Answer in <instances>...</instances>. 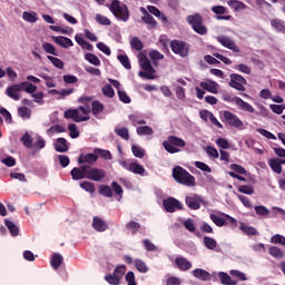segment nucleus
<instances>
[{
	"mask_svg": "<svg viewBox=\"0 0 285 285\" xmlns=\"http://www.w3.org/2000/svg\"><path fill=\"white\" fill-rule=\"evenodd\" d=\"M173 178L177 184L181 186L195 187L197 183L195 180V176H193L188 170H186L181 166H176L173 168Z\"/></svg>",
	"mask_w": 285,
	"mask_h": 285,
	"instance_id": "nucleus-1",
	"label": "nucleus"
},
{
	"mask_svg": "<svg viewBox=\"0 0 285 285\" xmlns=\"http://www.w3.org/2000/svg\"><path fill=\"white\" fill-rule=\"evenodd\" d=\"M109 10L116 19H119V21H128V19H130L128 6L121 4V1L119 0H112Z\"/></svg>",
	"mask_w": 285,
	"mask_h": 285,
	"instance_id": "nucleus-2",
	"label": "nucleus"
},
{
	"mask_svg": "<svg viewBox=\"0 0 285 285\" xmlns=\"http://www.w3.org/2000/svg\"><path fill=\"white\" fill-rule=\"evenodd\" d=\"M186 21L187 23H189L194 32H196L197 35H202V36L208 35V28L204 26V18L202 17V14L194 13V14L187 16Z\"/></svg>",
	"mask_w": 285,
	"mask_h": 285,
	"instance_id": "nucleus-3",
	"label": "nucleus"
},
{
	"mask_svg": "<svg viewBox=\"0 0 285 285\" xmlns=\"http://www.w3.org/2000/svg\"><path fill=\"white\" fill-rule=\"evenodd\" d=\"M163 146L167 153L175 155L179 153V148L186 147V140L177 136H168L167 140L163 142Z\"/></svg>",
	"mask_w": 285,
	"mask_h": 285,
	"instance_id": "nucleus-4",
	"label": "nucleus"
},
{
	"mask_svg": "<svg viewBox=\"0 0 285 285\" xmlns=\"http://www.w3.org/2000/svg\"><path fill=\"white\" fill-rule=\"evenodd\" d=\"M140 68L145 71H139V77H145V79H155V68L150 63V60H148V57L146 55L141 53L140 57Z\"/></svg>",
	"mask_w": 285,
	"mask_h": 285,
	"instance_id": "nucleus-5",
	"label": "nucleus"
},
{
	"mask_svg": "<svg viewBox=\"0 0 285 285\" xmlns=\"http://www.w3.org/2000/svg\"><path fill=\"white\" fill-rule=\"evenodd\" d=\"M248 81H246V78H244L239 73H230L229 75V88H234V90H238V92H246V85Z\"/></svg>",
	"mask_w": 285,
	"mask_h": 285,
	"instance_id": "nucleus-6",
	"label": "nucleus"
},
{
	"mask_svg": "<svg viewBox=\"0 0 285 285\" xmlns=\"http://www.w3.org/2000/svg\"><path fill=\"white\" fill-rule=\"evenodd\" d=\"M169 46L174 55H178V57L185 58L190 52V45L183 40H171Z\"/></svg>",
	"mask_w": 285,
	"mask_h": 285,
	"instance_id": "nucleus-7",
	"label": "nucleus"
},
{
	"mask_svg": "<svg viewBox=\"0 0 285 285\" xmlns=\"http://www.w3.org/2000/svg\"><path fill=\"white\" fill-rule=\"evenodd\" d=\"M125 275H126V266L125 265H119L114 269L112 274L106 275L105 279L110 285H120L121 279H124Z\"/></svg>",
	"mask_w": 285,
	"mask_h": 285,
	"instance_id": "nucleus-8",
	"label": "nucleus"
},
{
	"mask_svg": "<svg viewBox=\"0 0 285 285\" xmlns=\"http://www.w3.org/2000/svg\"><path fill=\"white\" fill-rule=\"evenodd\" d=\"M163 206L167 213H175L176 210H184V204L177 198L168 197L163 200Z\"/></svg>",
	"mask_w": 285,
	"mask_h": 285,
	"instance_id": "nucleus-9",
	"label": "nucleus"
},
{
	"mask_svg": "<svg viewBox=\"0 0 285 285\" xmlns=\"http://www.w3.org/2000/svg\"><path fill=\"white\" fill-rule=\"evenodd\" d=\"M223 117L228 124V126H232V128H244V121L239 119V117L230 111H224Z\"/></svg>",
	"mask_w": 285,
	"mask_h": 285,
	"instance_id": "nucleus-10",
	"label": "nucleus"
},
{
	"mask_svg": "<svg viewBox=\"0 0 285 285\" xmlns=\"http://www.w3.org/2000/svg\"><path fill=\"white\" fill-rule=\"evenodd\" d=\"M88 168H90V165H82L80 167H73L70 171L71 179H73V181L87 179Z\"/></svg>",
	"mask_w": 285,
	"mask_h": 285,
	"instance_id": "nucleus-11",
	"label": "nucleus"
},
{
	"mask_svg": "<svg viewBox=\"0 0 285 285\" xmlns=\"http://www.w3.org/2000/svg\"><path fill=\"white\" fill-rule=\"evenodd\" d=\"M106 178V170L100 168H92L89 166L87 168V179H90L91 181H101Z\"/></svg>",
	"mask_w": 285,
	"mask_h": 285,
	"instance_id": "nucleus-12",
	"label": "nucleus"
},
{
	"mask_svg": "<svg viewBox=\"0 0 285 285\" xmlns=\"http://www.w3.org/2000/svg\"><path fill=\"white\" fill-rule=\"evenodd\" d=\"M65 119H72L76 124H81V121L90 120V116H80L79 109H68L65 111Z\"/></svg>",
	"mask_w": 285,
	"mask_h": 285,
	"instance_id": "nucleus-13",
	"label": "nucleus"
},
{
	"mask_svg": "<svg viewBox=\"0 0 285 285\" xmlns=\"http://www.w3.org/2000/svg\"><path fill=\"white\" fill-rule=\"evenodd\" d=\"M216 41L218 43L223 45L224 48H227L228 50H232V52H239V47L235 43V40L228 38L227 36H218L216 38Z\"/></svg>",
	"mask_w": 285,
	"mask_h": 285,
	"instance_id": "nucleus-14",
	"label": "nucleus"
},
{
	"mask_svg": "<svg viewBox=\"0 0 285 285\" xmlns=\"http://www.w3.org/2000/svg\"><path fill=\"white\" fill-rule=\"evenodd\" d=\"M185 204L190 210H199V208H202V197L195 194L186 196Z\"/></svg>",
	"mask_w": 285,
	"mask_h": 285,
	"instance_id": "nucleus-15",
	"label": "nucleus"
},
{
	"mask_svg": "<svg viewBox=\"0 0 285 285\" xmlns=\"http://www.w3.org/2000/svg\"><path fill=\"white\" fill-rule=\"evenodd\" d=\"M21 86L20 83L12 85L6 89V95L10 97V99H13V101H19L21 99V96L19 92H21Z\"/></svg>",
	"mask_w": 285,
	"mask_h": 285,
	"instance_id": "nucleus-16",
	"label": "nucleus"
},
{
	"mask_svg": "<svg viewBox=\"0 0 285 285\" xmlns=\"http://www.w3.org/2000/svg\"><path fill=\"white\" fill-rule=\"evenodd\" d=\"M51 39L52 41H55V43L60 46V48H72V46H75V43H72V40L68 37L52 36Z\"/></svg>",
	"mask_w": 285,
	"mask_h": 285,
	"instance_id": "nucleus-17",
	"label": "nucleus"
},
{
	"mask_svg": "<svg viewBox=\"0 0 285 285\" xmlns=\"http://www.w3.org/2000/svg\"><path fill=\"white\" fill-rule=\"evenodd\" d=\"M92 228L97 230V233H106L108 230V224L99 216H95L92 218Z\"/></svg>",
	"mask_w": 285,
	"mask_h": 285,
	"instance_id": "nucleus-18",
	"label": "nucleus"
},
{
	"mask_svg": "<svg viewBox=\"0 0 285 285\" xmlns=\"http://www.w3.org/2000/svg\"><path fill=\"white\" fill-rule=\"evenodd\" d=\"M175 264L179 271H190L193 268V263L184 256L176 257Z\"/></svg>",
	"mask_w": 285,
	"mask_h": 285,
	"instance_id": "nucleus-19",
	"label": "nucleus"
},
{
	"mask_svg": "<svg viewBox=\"0 0 285 285\" xmlns=\"http://www.w3.org/2000/svg\"><path fill=\"white\" fill-rule=\"evenodd\" d=\"M193 275L194 277H196V279H202V282H209L212 277L210 273H208L206 269H203V268L194 269Z\"/></svg>",
	"mask_w": 285,
	"mask_h": 285,
	"instance_id": "nucleus-20",
	"label": "nucleus"
},
{
	"mask_svg": "<svg viewBox=\"0 0 285 285\" xmlns=\"http://www.w3.org/2000/svg\"><path fill=\"white\" fill-rule=\"evenodd\" d=\"M200 88H203V90H207V92H212L213 95H217L218 90L217 88H219V85L213 80L208 81V82H200Z\"/></svg>",
	"mask_w": 285,
	"mask_h": 285,
	"instance_id": "nucleus-21",
	"label": "nucleus"
},
{
	"mask_svg": "<svg viewBox=\"0 0 285 285\" xmlns=\"http://www.w3.org/2000/svg\"><path fill=\"white\" fill-rule=\"evenodd\" d=\"M126 170L134 173V175H144V173H146V168L137 163H130L128 166H126Z\"/></svg>",
	"mask_w": 285,
	"mask_h": 285,
	"instance_id": "nucleus-22",
	"label": "nucleus"
},
{
	"mask_svg": "<svg viewBox=\"0 0 285 285\" xmlns=\"http://www.w3.org/2000/svg\"><path fill=\"white\" fill-rule=\"evenodd\" d=\"M63 264V256L59 253H55L51 256L50 265L53 271H59V267Z\"/></svg>",
	"mask_w": 285,
	"mask_h": 285,
	"instance_id": "nucleus-23",
	"label": "nucleus"
},
{
	"mask_svg": "<svg viewBox=\"0 0 285 285\" xmlns=\"http://www.w3.org/2000/svg\"><path fill=\"white\" fill-rule=\"evenodd\" d=\"M144 16L141 17V21H144V23H147V26H149V28H157V21L155 20V18L146 12V9H141Z\"/></svg>",
	"mask_w": 285,
	"mask_h": 285,
	"instance_id": "nucleus-24",
	"label": "nucleus"
},
{
	"mask_svg": "<svg viewBox=\"0 0 285 285\" xmlns=\"http://www.w3.org/2000/svg\"><path fill=\"white\" fill-rule=\"evenodd\" d=\"M236 106H238V108L240 110H244L245 112H250V114L255 112V107L244 101V99L242 98H236Z\"/></svg>",
	"mask_w": 285,
	"mask_h": 285,
	"instance_id": "nucleus-25",
	"label": "nucleus"
},
{
	"mask_svg": "<svg viewBox=\"0 0 285 285\" xmlns=\"http://www.w3.org/2000/svg\"><path fill=\"white\" fill-rule=\"evenodd\" d=\"M97 159L99 157L96 154H86L85 156H79L78 164H96Z\"/></svg>",
	"mask_w": 285,
	"mask_h": 285,
	"instance_id": "nucleus-26",
	"label": "nucleus"
},
{
	"mask_svg": "<svg viewBox=\"0 0 285 285\" xmlns=\"http://www.w3.org/2000/svg\"><path fill=\"white\" fill-rule=\"evenodd\" d=\"M218 277L220 279V284H224V285H237V281H233V278L230 277V275H228V273L219 272L218 273Z\"/></svg>",
	"mask_w": 285,
	"mask_h": 285,
	"instance_id": "nucleus-27",
	"label": "nucleus"
},
{
	"mask_svg": "<svg viewBox=\"0 0 285 285\" xmlns=\"http://www.w3.org/2000/svg\"><path fill=\"white\" fill-rule=\"evenodd\" d=\"M55 148L57 153H68V140L66 138H58Z\"/></svg>",
	"mask_w": 285,
	"mask_h": 285,
	"instance_id": "nucleus-28",
	"label": "nucleus"
},
{
	"mask_svg": "<svg viewBox=\"0 0 285 285\" xmlns=\"http://www.w3.org/2000/svg\"><path fill=\"white\" fill-rule=\"evenodd\" d=\"M239 230H242L245 235H249V236L259 235V232H257V228L253 226H248L245 223H240Z\"/></svg>",
	"mask_w": 285,
	"mask_h": 285,
	"instance_id": "nucleus-29",
	"label": "nucleus"
},
{
	"mask_svg": "<svg viewBox=\"0 0 285 285\" xmlns=\"http://www.w3.org/2000/svg\"><path fill=\"white\" fill-rule=\"evenodd\" d=\"M271 26H272V28H274V30H276V32H282L283 35H285V22H284V20L272 19L271 20Z\"/></svg>",
	"mask_w": 285,
	"mask_h": 285,
	"instance_id": "nucleus-30",
	"label": "nucleus"
},
{
	"mask_svg": "<svg viewBox=\"0 0 285 285\" xmlns=\"http://www.w3.org/2000/svg\"><path fill=\"white\" fill-rule=\"evenodd\" d=\"M4 226H7L8 230L11 234V237H17L19 235V227L12 223L10 219H4Z\"/></svg>",
	"mask_w": 285,
	"mask_h": 285,
	"instance_id": "nucleus-31",
	"label": "nucleus"
},
{
	"mask_svg": "<svg viewBox=\"0 0 285 285\" xmlns=\"http://www.w3.org/2000/svg\"><path fill=\"white\" fill-rule=\"evenodd\" d=\"M228 6L235 10V12H239V10H246L247 6L246 3L239 1V0H228Z\"/></svg>",
	"mask_w": 285,
	"mask_h": 285,
	"instance_id": "nucleus-32",
	"label": "nucleus"
},
{
	"mask_svg": "<svg viewBox=\"0 0 285 285\" xmlns=\"http://www.w3.org/2000/svg\"><path fill=\"white\" fill-rule=\"evenodd\" d=\"M269 166L274 173L277 175H282V159L279 158H274L269 160Z\"/></svg>",
	"mask_w": 285,
	"mask_h": 285,
	"instance_id": "nucleus-33",
	"label": "nucleus"
},
{
	"mask_svg": "<svg viewBox=\"0 0 285 285\" xmlns=\"http://www.w3.org/2000/svg\"><path fill=\"white\" fill-rule=\"evenodd\" d=\"M104 104L99 102V100H95L91 104V112L95 117H97V115H101V112H104Z\"/></svg>",
	"mask_w": 285,
	"mask_h": 285,
	"instance_id": "nucleus-34",
	"label": "nucleus"
},
{
	"mask_svg": "<svg viewBox=\"0 0 285 285\" xmlns=\"http://www.w3.org/2000/svg\"><path fill=\"white\" fill-rule=\"evenodd\" d=\"M85 60L91 63V66H101V60L95 53H91V52L86 53Z\"/></svg>",
	"mask_w": 285,
	"mask_h": 285,
	"instance_id": "nucleus-35",
	"label": "nucleus"
},
{
	"mask_svg": "<svg viewBox=\"0 0 285 285\" xmlns=\"http://www.w3.org/2000/svg\"><path fill=\"white\" fill-rule=\"evenodd\" d=\"M130 47L137 52H141L144 50V42L138 37H134L130 40Z\"/></svg>",
	"mask_w": 285,
	"mask_h": 285,
	"instance_id": "nucleus-36",
	"label": "nucleus"
},
{
	"mask_svg": "<svg viewBox=\"0 0 285 285\" xmlns=\"http://www.w3.org/2000/svg\"><path fill=\"white\" fill-rule=\"evenodd\" d=\"M22 19L24 21H28V23H37V21H39V17L37 16V12L24 11L22 13Z\"/></svg>",
	"mask_w": 285,
	"mask_h": 285,
	"instance_id": "nucleus-37",
	"label": "nucleus"
},
{
	"mask_svg": "<svg viewBox=\"0 0 285 285\" xmlns=\"http://www.w3.org/2000/svg\"><path fill=\"white\" fill-rule=\"evenodd\" d=\"M268 253L275 259H282L284 257V252L279 247H276V246H271L268 248Z\"/></svg>",
	"mask_w": 285,
	"mask_h": 285,
	"instance_id": "nucleus-38",
	"label": "nucleus"
},
{
	"mask_svg": "<svg viewBox=\"0 0 285 285\" xmlns=\"http://www.w3.org/2000/svg\"><path fill=\"white\" fill-rule=\"evenodd\" d=\"M21 90H24L28 95H32L33 92H37V86H35L31 82L24 81L20 82Z\"/></svg>",
	"mask_w": 285,
	"mask_h": 285,
	"instance_id": "nucleus-39",
	"label": "nucleus"
},
{
	"mask_svg": "<svg viewBox=\"0 0 285 285\" xmlns=\"http://www.w3.org/2000/svg\"><path fill=\"white\" fill-rule=\"evenodd\" d=\"M42 50H45L47 55H53V57H59V53H57V48H55V45L50 42H43Z\"/></svg>",
	"mask_w": 285,
	"mask_h": 285,
	"instance_id": "nucleus-40",
	"label": "nucleus"
},
{
	"mask_svg": "<svg viewBox=\"0 0 285 285\" xmlns=\"http://www.w3.org/2000/svg\"><path fill=\"white\" fill-rule=\"evenodd\" d=\"M18 117H21V119H30V117H32V110L28 107H19Z\"/></svg>",
	"mask_w": 285,
	"mask_h": 285,
	"instance_id": "nucleus-41",
	"label": "nucleus"
},
{
	"mask_svg": "<svg viewBox=\"0 0 285 285\" xmlns=\"http://www.w3.org/2000/svg\"><path fill=\"white\" fill-rule=\"evenodd\" d=\"M135 268L138 271V273H148V265L139 258L134 261Z\"/></svg>",
	"mask_w": 285,
	"mask_h": 285,
	"instance_id": "nucleus-42",
	"label": "nucleus"
},
{
	"mask_svg": "<svg viewBox=\"0 0 285 285\" xmlns=\"http://www.w3.org/2000/svg\"><path fill=\"white\" fill-rule=\"evenodd\" d=\"M127 230H130L131 235H137L139 233V228H141V225L135 220H131L126 224Z\"/></svg>",
	"mask_w": 285,
	"mask_h": 285,
	"instance_id": "nucleus-43",
	"label": "nucleus"
},
{
	"mask_svg": "<svg viewBox=\"0 0 285 285\" xmlns=\"http://www.w3.org/2000/svg\"><path fill=\"white\" fill-rule=\"evenodd\" d=\"M209 219H212V222L218 226L219 228H222V226H226V224H228L226 222V219L222 218L220 216H217V214H210L209 215Z\"/></svg>",
	"mask_w": 285,
	"mask_h": 285,
	"instance_id": "nucleus-44",
	"label": "nucleus"
},
{
	"mask_svg": "<svg viewBox=\"0 0 285 285\" xmlns=\"http://www.w3.org/2000/svg\"><path fill=\"white\" fill-rule=\"evenodd\" d=\"M115 134L120 137L121 139H125V141H128L130 139V134L128 131V128H116Z\"/></svg>",
	"mask_w": 285,
	"mask_h": 285,
	"instance_id": "nucleus-45",
	"label": "nucleus"
},
{
	"mask_svg": "<svg viewBox=\"0 0 285 285\" xmlns=\"http://www.w3.org/2000/svg\"><path fill=\"white\" fill-rule=\"evenodd\" d=\"M183 224L189 233H195V235L199 237V232H196L197 227H195V223L193 222V219L189 218L185 220Z\"/></svg>",
	"mask_w": 285,
	"mask_h": 285,
	"instance_id": "nucleus-46",
	"label": "nucleus"
},
{
	"mask_svg": "<svg viewBox=\"0 0 285 285\" xmlns=\"http://www.w3.org/2000/svg\"><path fill=\"white\" fill-rule=\"evenodd\" d=\"M20 141L22 142V145L24 146V148H32V136H30V134L24 132L22 135V137L20 138Z\"/></svg>",
	"mask_w": 285,
	"mask_h": 285,
	"instance_id": "nucleus-47",
	"label": "nucleus"
},
{
	"mask_svg": "<svg viewBox=\"0 0 285 285\" xmlns=\"http://www.w3.org/2000/svg\"><path fill=\"white\" fill-rule=\"evenodd\" d=\"M204 244H205L206 248H208V250H215V248H217V240H215V238L205 236Z\"/></svg>",
	"mask_w": 285,
	"mask_h": 285,
	"instance_id": "nucleus-48",
	"label": "nucleus"
},
{
	"mask_svg": "<svg viewBox=\"0 0 285 285\" xmlns=\"http://www.w3.org/2000/svg\"><path fill=\"white\" fill-rule=\"evenodd\" d=\"M131 153L134 156H136L138 159H144V157H146V151L144 149H141L139 146L137 145H132L131 146Z\"/></svg>",
	"mask_w": 285,
	"mask_h": 285,
	"instance_id": "nucleus-49",
	"label": "nucleus"
},
{
	"mask_svg": "<svg viewBox=\"0 0 285 285\" xmlns=\"http://www.w3.org/2000/svg\"><path fill=\"white\" fill-rule=\"evenodd\" d=\"M80 188H82V190H86V193H90V195H92V193H95V183L85 180L80 183Z\"/></svg>",
	"mask_w": 285,
	"mask_h": 285,
	"instance_id": "nucleus-50",
	"label": "nucleus"
},
{
	"mask_svg": "<svg viewBox=\"0 0 285 285\" xmlns=\"http://www.w3.org/2000/svg\"><path fill=\"white\" fill-rule=\"evenodd\" d=\"M234 70H237L238 72H243V75H250L252 69L247 65L238 63L234 66Z\"/></svg>",
	"mask_w": 285,
	"mask_h": 285,
	"instance_id": "nucleus-51",
	"label": "nucleus"
},
{
	"mask_svg": "<svg viewBox=\"0 0 285 285\" xmlns=\"http://www.w3.org/2000/svg\"><path fill=\"white\" fill-rule=\"evenodd\" d=\"M47 59L49 61H51L52 66H55V68H58L59 70H63V62L61 61V59L57 58V57H52V56H47Z\"/></svg>",
	"mask_w": 285,
	"mask_h": 285,
	"instance_id": "nucleus-52",
	"label": "nucleus"
},
{
	"mask_svg": "<svg viewBox=\"0 0 285 285\" xmlns=\"http://www.w3.org/2000/svg\"><path fill=\"white\" fill-rule=\"evenodd\" d=\"M118 61L126 68V70H130L132 66L130 65V59H128V56L126 55H119L118 56Z\"/></svg>",
	"mask_w": 285,
	"mask_h": 285,
	"instance_id": "nucleus-53",
	"label": "nucleus"
},
{
	"mask_svg": "<svg viewBox=\"0 0 285 285\" xmlns=\"http://www.w3.org/2000/svg\"><path fill=\"white\" fill-rule=\"evenodd\" d=\"M153 132L154 130L150 128V126H141L137 128V135L140 136H150Z\"/></svg>",
	"mask_w": 285,
	"mask_h": 285,
	"instance_id": "nucleus-54",
	"label": "nucleus"
},
{
	"mask_svg": "<svg viewBox=\"0 0 285 285\" xmlns=\"http://www.w3.org/2000/svg\"><path fill=\"white\" fill-rule=\"evenodd\" d=\"M99 194L102 195V197H112V188L108 185H101L99 188Z\"/></svg>",
	"mask_w": 285,
	"mask_h": 285,
	"instance_id": "nucleus-55",
	"label": "nucleus"
},
{
	"mask_svg": "<svg viewBox=\"0 0 285 285\" xmlns=\"http://www.w3.org/2000/svg\"><path fill=\"white\" fill-rule=\"evenodd\" d=\"M102 95L109 99H112V97H115V89H112V86L106 85L102 87Z\"/></svg>",
	"mask_w": 285,
	"mask_h": 285,
	"instance_id": "nucleus-56",
	"label": "nucleus"
},
{
	"mask_svg": "<svg viewBox=\"0 0 285 285\" xmlns=\"http://www.w3.org/2000/svg\"><path fill=\"white\" fill-rule=\"evenodd\" d=\"M238 193H243L244 195H253V193H255V189L250 185H240L238 187Z\"/></svg>",
	"mask_w": 285,
	"mask_h": 285,
	"instance_id": "nucleus-57",
	"label": "nucleus"
},
{
	"mask_svg": "<svg viewBox=\"0 0 285 285\" xmlns=\"http://www.w3.org/2000/svg\"><path fill=\"white\" fill-rule=\"evenodd\" d=\"M216 145L218 148H222L223 150H228V148H230V142H228V140H226L225 138H217Z\"/></svg>",
	"mask_w": 285,
	"mask_h": 285,
	"instance_id": "nucleus-58",
	"label": "nucleus"
},
{
	"mask_svg": "<svg viewBox=\"0 0 285 285\" xmlns=\"http://www.w3.org/2000/svg\"><path fill=\"white\" fill-rule=\"evenodd\" d=\"M269 242L271 244H281V246H285V237L279 234L272 236Z\"/></svg>",
	"mask_w": 285,
	"mask_h": 285,
	"instance_id": "nucleus-59",
	"label": "nucleus"
},
{
	"mask_svg": "<svg viewBox=\"0 0 285 285\" xmlns=\"http://www.w3.org/2000/svg\"><path fill=\"white\" fill-rule=\"evenodd\" d=\"M68 130H69V137H71V139H77V137H79V131L77 129V125L69 124Z\"/></svg>",
	"mask_w": 285,
	"mask_h": 285,
	"instance_id": "nucleus-60",
	"label": "nucleus"
},
{
	"mask_svg": "<svg viewBox=\"0 0 285 285\" xmlns=\"http://www.w3.org/2000/svg\"><path fill=\"white\" fill-rule=\"evenodd\" d=\"M230 170H234V173H237L238 175H246V168H244L242 165L238 164H232L229 166Z\"/></svg>",
	"mask_w": 285,
	"mask_h": 285,
	"instance_id": "nucleus-61",
	"label": "nucleus"
},
{
	"mask_svg": "<svg viewBox=\"0 0 285 285\" xmlns=\"http://www.w3.org/2000/svg\"><path fill=\"white\" fill-rule=\"evenodd\" d=\"M96 21L97 23H99L100 26H110V19H108V17L106 16H101V14H97L96 16Z\"/></svg>",
	"mask_w": 285,
	"mask_h": 285,
	"instance_id": "nucleus-62",
	"label": "nucleus"
},
{
	"mask_svg": "<svg viewBox=\"0 0 285 285\" xmlns=\"http://www.w3.org/2000/svg\"><path fill=\"white\" fill-rule=\"evenodd\" d=\"M125 282H127V285H137V281H135V273L128 272L125 275Z\"/></svg>",
	"mask_w": 285,
	"mask_h": 285,
	"instance_id": "nucleus-63",
	"label": "nucleus"
},
{
	"mask_svg": "<svg viewBox=\"0 0 285 285\" xmlns=\"http://www.w3.org/2000/svg\"><path fill=\"white\" fill-rule=\"evenodd\" d=\"M269 108L275 115H282L285 110V105H269Z\"/></svg>",
	"mask_w": 285,
	"mask_h": 285,
	"instance_id": "nucleus-64",
	"label": "nucleus"
}]
</instances>
